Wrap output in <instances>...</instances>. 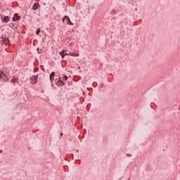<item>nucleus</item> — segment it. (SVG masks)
Listing matches in <instances>:
<instances>
[{
  "label": "nucleus",
  "instance_id": "nucleus-1",
  "mask_svg": "<svg viewBox=\"0 0 180 180\" xmlns=\"http://www.w3.org/2000/svg\"><path fill=\"white\" fill-rule=\"evenodd\" d=\"M0 81H3L4 82H8L9 81V77L8 75L4 72V70H0Z\"/></svg>",
  "mask_w": 180,
  "mask_h": 180
},
{
  "label": "nucleus",
  "instance_id": "nucleus-2",
  "mask_svg": "<svg viewBox=\"0 0 180 180\" xmlns=\"http://www.w3.org/2000/svg\"><path fill=\"white\" fill-rule=\"evenodd\" d=\"M54 82H56V84L60 86V85H65V83L64 81L61 79V77H59L58 80L57 79H54Z\"/></svg>",
  "mask_w": 180,
  "mask_h": 180
},
{
  "label": "nucleus",
  "instance_id": "nucleus-3",
  "mask_svg": "<svg viewBox=\"0 0 180 180\" xmlns=\"http://www.w3.org/2000/svg\"><path fill=\"white\" fill-rule=\"evenodd\" d=\"M10 19L11 18H9V16H6V15L1 16V22H3V23H8V22H9Z\"/></svg>",
  "mask_w": 180,
  "mask_h": 180
},
{
  "label": "nucleus",
  "instance_id": "nucleus-4",
  "mask_svg": "<svg viewBox=\"0 0 180 180\" xmlns=\"http://www.w3.org/2000/svg\"><path fill=\"white\" fill-rule=\"evenodd\" d=\"M54 77H56V72H52L51 74H50V76H49V79L51 82V86H53V85H54V83H53V81H54Z\"/></svg>",
  "mask_w": 180,
  "mask_h": 180
},
{
  "label": "nucleus",
  "instance_id": "nucleus-5",
  "mask_svg": "<svg viewBox=\"0 0 180 180\" xmlns=\"http://www.w3.org/2000/svg\"><path fill=\"white\" fill-rule=\"evenodd\" d=\"M1 39H2V41H3V43H4V44H9V43L11 42V41L9 40V38H8L5 36H2Z\"/></svg>",
  "mask_w": 180,
  "mask_h": 180
},
{
  "label": "nucleus",
  "instance_id": "nucleus-6",
  "mask_svg": "<svg viewBox=\"0 0 180 180\" xmlns=\"http://www.w3.org/2000/svg\"><path fill=\"white\" fill-rule=\"evenodd\" d=\"M37 75H34L31 77L30 79L32 81V84H36L37 82Z\"/></svg>",
  "mask_w": 180,
  "mask_h": 180
},
{
  "label": "nucleus",
  "instance_id": "nucleus-7",
  "mask_svg": "<svg viewBox=\"0 0 180 180\" xmlns=\"http://www.w3.org/2000/svg\"><path fill=\"white\" fill-rule=\"evenodd\" d=\"M20 19V16L18 15V13H15L13 17V22H16Z\"/></svg>",
  "mask_w": 180,
  "mask_h": 180
},
{
  "label": "nucleus",
  "instance_id": "nucleus-8",
  "mask_svg": "<svg viewBox=\"0 0 180 180\" xmlns=\"http://www.w3.org/2000/svg\"><path fill=\"white\" fill-rule=\"evenodd\" d=\"M62 58H64V57H65V56H68V53H67V50H63L62 51H60V53Z\"/></svg>",
  "mask_w": 180,
  "mask_h": 180
},
{
  "label": "nucleus",
  "instance_id": "nucleus-9",
  "mask_svg": "<svg viewBox=\"0 0 180 180\" xmlns=\"http://www.w3.org/2000/svg\"><path fill=\"white\" fill-rule=\"evenodd\" d=\"M39 6H40V4L39 3H34L32 6V11H37Z\"/></svg>",
  "mask_w": 180,
  "mask_h": 180
},
{
  "label": "nucleus",
  "instance_id": "nucleus-10",
  "mask_svg": "<svg viewBox=\"0 0 180 180\" xmlns=\"http://www.w3.org/2000/svg\"><path fill=\"white\" fill-rule=\"evenodd\" d=\"M11 29H13V30H15V29H18V24L13 23Z\"/></svg>",
  "mask_w": 180,
  "mask_h": 180
},
{
  "label": "nucleus",
  "instance_id": "nucleus-11",
  "mask_svg": "<svg viewBox=\"0 0 180 180\" xmlns=\"http://www.w3.org/2000/svg\"><path fill=\"white\" fill-rule=\"evenodd\" d=\"M65 19H66L67 23H68V16L67 15L64 16L63 18V22H65Z\"/></svg>",
  "mask_w": 180,
  "mask_h": 180
},
{
  "label": "nucleus",
  "instance_id": "nucleus-12",
  "mask_svg": "<svg viewBox=\"0 0 180 180\" xmlns=\"http://www.w3.org/2000/svg\"><path fill=\"white\" fill-rule=\"evenodd\" d=\"M11 82H13V83L16 82V78H15V76L12 77V79L11 80Z\"/></svg>",
  "mask_w": 180,
  "mask_h": 180
},
{
  "label": "nucleus",
  "instance_id": "nucleus-13",
  "mask_svg": "<svg viewBox=\"0 0 180 180\" xmlns=\"http://www.w3.org/2000/svg\"><path fill=\"white\" fill-rule=\"evenodd\" d=\"M69 55L71 56L72 57H77V56H78V55H77V53H70Z\"/></svg>",
  "mask_w": 180,
  "mask_h": 180
},
{
  "label": "nucleus",
  "instance_id": "nucleus-14",
  "mask_svg": "<svg viewBox=\"0 0 180 180\" xmlns=\"http://www.w3.org/2000/svg\"><path fill=\"white\" fill-rule=\"evenodd\" d=\"M36 34L37 36H39V34H40V28L37 29V31H36Z\"/></svg>",
  "mask_w": 180,
  "mask_h": 180
},
{
  "label": "nucleus",
  "instance_id": "nucleus-15",
  "mask_svg": "<svg viewBox=\"0 0 180 180\" xmlns=\"http://www.w3.org/2000/svg\"><path fill=\"white\" fill-rule=\"evenodd\" d=\"M63 79H65V81H67V79H68V76L65 75V76L63 77Z\"/></svg>",
  "mask_w": 180,
  "mask_h": 180
},
{
  "label": "nucleus",
  "instance_id": "nucleus-16",
  "mask_svg": "<svg viewBox=\"0 0 180 180\" xmlns=\"http://www.w3.org/2000/svg\"><path fill=\"white\" fill-rule=\"evenodd\" d=\"M68 25H74L72 24V22H71V20H70V18H68Z\"/></svg>",
  "mask_w": 180,
  "mask_h": 180
},
{
  "label": "nucleus",
  "instance_id": "nucleus-17",
  "mask_svg": "<svg viewBox=\"0 0 180 180\" xmlns=\"http://www.w3.org/2000/svg\"><path fill=\"white\" fill-rule=\"evenodd\" d=\"M38 54H41V52L39 51V48H37Z\"/></svg>",
  "mask_w": 180,
  "mask_h": 180
},
{
  "label": "nucleus",
  "instance_id": "nucleus-18",
  "mask_svg": "<svg viewBox=\"0 0 180 180\" xmlns=\"http://www.w3.org/2000/svg\"><path fill=\"white\" fill-rule=\"evenodd\" d=\"M74 44V42H70V46H72Z\"/></svg>",
  "mask_w": 180,
  "mask_h": 180
},
{
  "label": "nucleus",
  "instance_id": "nucleus-19",
  "mask_svg": "<svg viewBox=\"0 0 180 180\" xmlns=\"http://www.w3.org/2000/svg\"><path fill=\"white\" fill-rule=\"evenodd\" d=\"M63 136V133H60V136Z\"/></svg>",
  "mask_w": 180,
  "mask_h": 180
},
{
  "label": "nucleus",
  "instance_id": "nucleus-20",
  "mask_svg": "<svg viewBox=\"0 0 180 180\" xmlns=\"http://www.w3.org/2000/svg\"><path fill=\"white\" fill-rule=\"evenodd\" d=\"M0 153H2V150H0Z\"/></svg>",
  "mask_w": 180,
  "mask_h": 180
}]
</instances>
